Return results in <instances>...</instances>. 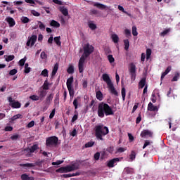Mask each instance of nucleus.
<instances>
[{
    "label": "nucleus",
    "mask_w": 180,
    "mask_h": 180,
    "mask_svg": "<svg viewBox=\"0 0 180 180\" xmlns=\"http://www.w3.org/2000/svg\"><path fill=\"white\" fill-rule=\"evenodd\" d=\"M97 115L98 117L103 119L105 116H113L115 111L108 103L101 102L98 104Z\"/></svg>",
    "instance_id": "f257e3e1"
},
{
    "label": "nucleus",
    "mask_w": 180,
    "mask_h": 180,
    "mask_svg": "<svg viewBox=\"0 0 180 180\" xmlns=\"http://www.w3.org/2000/svg\"><path fill=\"white\" fill-rule=\"evenodd\" d=\"M95 133L96 139L103 141V136L109 134V128H108V127H104L103 125H97L96 126Z\"/></svg>",
    "instance_id": "f03ea898"
},
{
    "label": "nucleus",
    "mask_w": 180,
    "mask_h": 180,
    "mask_svg": "<svg viewBox=\"0 0 180 180\" xmlns=\"http://www.w3.org/2000/svg\"><path fill=\"white\" fill-rule=\"evenodd\" d=\"M102 78H103V80L105 82H106L110 92L112 95H115V96H117V95H118L117 91H116V89L115 88V86L113 85V83H112V80L110 79V77H109V75H108L106 73L103 74Z\"/></svg>",
    "instance_id": "7ed1b4c3"
},
{
    "label": "nucleus",
    "mask_w": 180,
    "mask_h": 180,
    "mask_svg": "<svg viewBox=\"0 0 180 180\" xmlns=\"http://www.w3.org/2000/svg\"><path fill=\"white\" fill-rule=\"evenodd\" d=\"M58 144V137L56 136H49L46 138V147H56Z\"/></svg>",
    "instance_id": "20e7f679"
},
{
    "label": "nucleus",
    "mask_w": 180,
    "mask_h": 180,
    "mask_svg": "<svg viewBox=\"0 0 180 180\" xmlns=\"http://www.w3.org/2000/svg\"><path fill=\"white\" fill-rule=\"evenodd\" d=\"M74 82V77L71 76L67 79L66 85L67 88L69 91V95L70 98H74V95L75 94V91H74V89L72 88V83Z\"/></svg>",
    "instance_id": "39448f33"
},
{
    "label": "nucleus",
    "mask_w": 180,
    "mask_h": 180,
    "mask_svg": "<svg viewBox=\"0 0 180 180\" xmlns=\"http://www.w3.org/2000/svg\"><path fill=\"white\" fill-rule=\"evenodd\" d=\"M94 50H95L94 46L89 44V43L85 44L83 47V55L84 57L88 58L92 53H94Z\"/></svg>",
    "instance_id": "423d86ee"
},
{
    "label": "nucleus",
    "mask_w": 180,
    "mask_h": 180,
    "mask_svg": "<svg viewBox=\"0 0 180 180\" xmlns=\"http://www.w3.org/2000/svg\"><path fill=\"white\" fill-rule=\"evenodd\" d=\"M37 41V35H32V37H29L26 43V46L27 47H33L34 44Z\"/></svg>",
    "instance_id": "0eeeda50"
},
{
    "label": "nucleus",
    "mask_w": 180,
    "mask_h": 180,
    "mask_svg": "<svg viewBox=\"0 0 180 180\" xmlns=\"http://www.w3.org/2000/svg\"><path fill=\"white\" fill-rule=\"evenodd\" d=\"M8 101L10 103L9 105L13 108V109H19L20 106H22V104L19 103V101H15L12 98V97H8Z\"/></svg>",
    "instance_id": "6e6552de"
},
{
    "label": "nucleus",
    "mask_w": 180,
    "mask_h": 180,
    "mask_svg": "<svg viewBox=\"0 0 180 180\" xmlns=\"http://www.w3.org/2000/svg\"><path fill=\"white\" fill-rule=\"evenodd\" d=\"M129 73L131 79H136V65L134 63H131L129 65Z\"/></svg>",
    "instance_id": "1a4fd4ad"
},
{
    "label": "nucleus",
    "mask_w": 180,
    "mask_h": 180,
    "mask_svg": "<svg viewBox=\"0 0 180 180\" xmlns=\"http://www.w3.org/2000/svg\"><path fill=\"white\" fill-rule=\"evenodd\" d=\"M141 137L143 139L146 137H153V131L148 129H144L141 132Z\"/></svg>",
    "instance_id": "9d476101"
},
{
    "label": "nucleus",
    "mask_w": 180,
    "mask_h": 180,
    "mask_svg": "<svg viewBox=\"0 0 180 180\" xmlns=\"http://www.w3.org/2000/svg\"><path fill=\"white\" fill-rule=\"evenodd\" d=\"M6 22L8 23L9 27H13V26L16 25V22L15 21V19H13L12 17H6Z\"/></svg>",
    "instance_id": "9b49d317"
},
{
    "label": "nucleus",
    "mask_w": 180,
    "mask_h": 180,
    "mask_svg": "<svg viewBox=\"0 0 180 180\" xmlns=\"http://www.w3.org/2000/svg\"><path fill=\"white\" fill-rule=\"evenodd\" d=\"M148 110L149 112H158V108L153 104V103L150 102L148 105Z\"/></svg>",
    "instance_id": "f8f14e48"
},
{
    "label": "nucleus",
    "mask_w": 180,
    "mask_h": 180,
    "mask_svg": "<svg viewBox=\"0 0 180 180\" xmlns=\"http://www.w3.org/2000/svg\"><path fill=\"white\" fill-rule=\"evenodd\" d=\"M120 161V160L119 159V158H114L111 160H110L108 162V167H109V168H113V167H115V162H119Z\"/></svg>",
    "instance_id": "ddd939ff"
},
{
    "label": "nucleus",
    "mask_w": 180,
    "mask_h": 180,
    "mask_svg": "<svg viewBox=\"0 0 180 180\" xmlns=\"http://www.w3.org/2000/svg\"><path fill=\"white\" fill-rule=\"evenodd\" d=\"M171 70H172V67L168 66L167 68L165 71L162 73V75H161V77H160L161 81H162V79H164V78H165V76L167 75V74H169V72L171 71Z\"/></svg>",
    "instance_id": "4468645a"
},
{
    "label": "nucleus",
    "mask_w": 180,
    "mask_h": 180,
    "mask_svg": "<svg viewBox=\"0 0 180 180\" xmlns=\"http://www.w3.org/2000/svg\"><path fill=\"white\" fill-rule=\"evenodd\" d=\"M93 6H96V8H98V9H101V10L106 9V8H108L107 6L98 2L94 3Z\"/></svg>",
    "instance_id": "2eb2a0df"
},
{
    "label": "nucleus",
    "mask_w": 180,
    "mask_h": 180,
    "mask_svg": "<svg viewBox=\"0 0 180 180\" xmlns=\"http://www.w3.org/2000/svg\"><path fill=\"white\" fill-rule=\"evenodd\" d=\"M21 179L22 180H34V177L29 176V175H27V174H22L21 175Z\"/></svg>",
    "instance_id": "dca6fc26"
},
{
    "label": "nucleus",
    "mask_w": 180,
    "mask_h": 180,
    "mask_svg": "<svg viewBox=\"0 0 180 180\" xmlns=\"http://www.w3.org/2000/svg\"><path fill=\"white\" fill-rule=\"evenodd\" d=\"M54 96V94H51L49 96H48L46 98V105H50L51 103V101H53V98Z\"/></svg>",
    "instance_id": "f3484780"
},
{
    "label": "nucleus",
    "mask_w": 180,
    "mask_h": 180,
    "mask_svg": "<svg viewBox=\"0 0 180 180\" xmlns=\"http://www.w3.org/2000/svg\"><path fill=\"white\" fill-rule=\"evenodd\" d=\"M96 98L98 100V101H102L103 99V94H102V91H98L96 93Z\"/></svg>",
    "instance_id": "a211bd4d"
},
{
    "label": "nucleus",
    "mask_w": 180,
    "mask_h": 180,
    "mask_svg": "<svg viewBox=\"0 0 180 180\" xmlns=\"http://www.w3.org/2000/svg\"><path fill=\"white\" fill-rule=\"evenodd\" d=\"M57 71H58V63H56L52 70L51 75L54 77L57 74Z\"/></svg>",
    "instance_id": "6ab92c4d"
},
{
    "label": "nucleus",
    "mask_w": 180,
    "mask_h": 180,
    "mask_svg": "<svg viewBox=\"0 0 180 180\" xmlns=\"http://www.w3.org/2000/svg\"><path fill=\"white\" fill-rule=\"evenodd\" d=\"M60 12H61L64 16H68V9L65 8V7H60Z\"/></svg>",
    "instance_id": "aec40b11"
},
{
    "label": "nucleus",
    "mask_w": 180,
    "mask_h": 180,
    "mask_svg": "<svg viewBox=\"0 0 180 180\" xmlns=\"http://www.w3.org/2000/svg\"><path fill=\"white\" fill-rule=\"evenodd\" d=\"M20 167H27V168H33V167H36V164L34 163H25V164H20Z\"/></svg>",
    "instance_id": "412c9836"
},
{
    "label": "nucleus",
    "mask_w": 180,
    "mask_h": 180,
    "mask_svg": "<svg viewBox=\"0 0 180 180\" xmlns=\"http://www.w3.org/2000/svg\"><path fill=\"white\" fill-rule=\"evenodd\" d=\"M70 167L71 172L79 169V165H78L77 163L72 164V165H70Z\"/></svg>",
    "instance_id": "4be33fe9"
},
{
    "label": "nucleus",
    "mask_w": 180,
    "mask_h": 180,
    "mask_svg": "<svg viewBox=\"0 0 180 180\" xmlns=\"http://www.w3.org/2000/svg\"><path fill=\"white\" fill-rule=\"evenodd\" d=\"M124 50H126V51H128L129 48L130 47V41H129V39H124Z\"/></svg>",
    "instance_id": "5701e85b"
},
{
    "label": "nucleus",
    "mask_w": 180,
    "mask_h": 180,
    "mask_svg": "<svg viewBox=\"0 0 180 180\" xmlns=\"http://www.w3.org/2000/svg\"><path fill=\"white\" fill-rule=\"evenodd\" d=\"M46 91H44V90H42V91H39V99H40V101H43V98H44V97H46Z\"/></svg>",
    "instance_id": "b1692460"
},
{
    "label": "nucleus",
    "mask_w": 180,
    "mask_h": 180,
    "mask_svg": "<svg viewBox=\"0 0 180 180\" xmlns=\"http://www.w3.org/2000/svg\"><path fill=\"white\" fill-rule=\"evenodd\" d=\"M119 11H121V12H123V13H125V15H127V16H129V18H131V14L129 13V12L124 11V8L123 6L119 5L118 6Z\"/></svg>",
    "instance_id": "393cba45"
},
{
    "label": "nucleus",
    "mask_w": 180,
    "mask_h": 180,
    "mask_svg": "<svg viewBox=\"0 0 180 180\" xmlns=\"http://www.w3.org/2000/svg\"><path fill=\"white\" fill-rule=\"evenodd\" d=\"M22 117H23V115H22L21 114H17L14 116H13L11 118V122H15V120H17V119H22Z\"/></svg>",
    "instance_id": "a878e982"
},
{
    "label": "nucleus",
    "mask_w": 180,
    "mask_h": 180,
    "mask_svg": "<svg viewBox=\"0 0 180 180\" xmlns=\"http://www.w3.org/2000/svg\"><path fill=\"white\" fill-rule=\"evenodd\" d=\"M50 25L52 26L53 27H60V24L58 22L52 20L50 22Z\"/></svg>",
    "instance_id": "bb28decb"
},
{
    "label": "nucleus",
    "mask_w": 180,
    "mask_h": 180,
    "mask_svg": "<svg viewBox=\"0 0 180 180\" xmlns=\"http://www.w3.org/2000/svg\"><path fill=\"white\" fill-rule=\"evenodd\" d=\"M139 85L141 89H143V86H146V77H143L140 80Z\"/></svg>",
    "instance_id": "cd10ccee"
},
{
    "label": "nucleus",
    "mask_w": 180,
    "mask_h": 180,
    "mask_svg": "<svg viewBox=\"0 0 180 180\" xmlns=\"http://www.w3.org/2000/svg\"><path fill=\"white\" fill-rule=\"evenodd\" d=\"M112 40L114 43H119V36L116 34H113L111 36Z\"/></svg>",
    "instance_id": "c85d7f7f"
},
{
    "label": "nucleus",
    "mask_w": 180,
    "mask_h": 180,
    "mask_svg": "<svg viewBox=\"0 0 180 180\" xmlns=\"http://www.w3.org/2000/svg\"><path fill=\"white\" fill-rule=\"evenodd\" d=\"M60 39H61V37H56L53 38V41L57 44V46H61V41H60Z\"/></svg>",
    "instance_id": "c756f323"
},
{
    "label": "nucleus",
    "mask_w": 180,
    "mask_h": 180,
    "mask_svg": "<svg viewBox=\"0 0 180 180\" xmlns=\"http://www.w3.org/2000/svg\"><path fill=\"white\" fill-rule=\"evenodd\" d=\"M20 20H21L22 23H23V24L29 23V22H30V19H29V18L25 17V16L21 17Z\"/></svg>",
    "instance_id": "7c9ffc66"
},
{
    "label": "nucleus",
    "mask_w": 180,
    "mask_h": 180,
    "mask_svg": "<svg viewBox=\"0 0 180 180\" xmlns=\"http://www.w3.org/2000/svg\"><path fill=\"white\" fill-rule=\"evenodd\" d=\"M129 160L131 161H134V160H136V151L132 150L131 152V154L129 155Z\"/></svg>",
    "instance_id": "2f4dec72"
},
{
    "label": "nucleus",
    "mask_w": 180,
    "mask_h": 180,
    "mask_svg": "<svg viewBox=\"0 0 180 180\" xmlns=\"http://www.w3.org/2000/svg\"><path fill=\"white\" fill-rule=\"evenodd\" d=\"M169 32H171V29H169V28L165 30L163 32H162L160 34V36H162V37H164L165 36H167V34H168V33H169Z\"/></svg>",
    "instance_id": "473e14b6"
},
{
    "label": "nucleus",
    "mask_w": 180,
    "mask_h": 180,
    "mask_svg": "<svg viewBox=\"0 0 180 180\" xmlns=\"http://www.w3.org/2000/svg\"><path fill=\"white\" fill-rule=\"evenodd\" d=\"M95 144V142L94 141H89L87 142L85 145L84 147L85 148H89V147H94V145Z\"/></svg>",
    "instance_id": "72a5a7b5"
},
{
    "label": "nucleus",
    "mask_w": 180,
    "mask_h": 180,
    "mask_svg": "<svg viewBox=\"0 0 180 180\" xmlns=\"http://www.w3.org/2000/svg\"><path fill=\"white\" fill-rule=\"evenodd\" d=\"M86 58L85 57V55H82L79 60V65H84V63H85V60Z\"/></svg>",
    "instance_id": "f704fd0d"
},
{
    "label": "nucleus",
    "mask_w": 180,
    "mask_h": 180,
    "mask_svg": "<svg viewBox=\"0 0 180 180\" xmlns=\"http://www.w3.org/2000/svg\"><path fill=\"white\" fill-rule=\"evenodd\" d=\"M100 160H105L106 158V151L103 150L100 153Z\"/></svg>",
    "instance_id": "c9c22d12"
},
{
    "label": "nucleus",
    "mask_w": 180,
    "mask_h": 180,
    "mask_svg": "<svg viewBox=\"0 0 180 180\" xmlns=\"http://www.w3.org/2000/svg\"><path fill=\"white\" fill-rule=\"evenodd\" d=\"M121 94H122V100L125 101V99H126V89L124 87H123L122 89Z\"/></svg>",
    "instance_id": "e433bc0d"
},
{
    "label": "nucleus",
    "mask_w": 180,
    "mask_h": 180,
    "mask_svg": "<svg viewBox=\"0 0 180 180\" xmlns=\"http://www.w3.org/2000/svg\"><path fill=\"white\" fill-rule=\"evenodd\" d=\"M38 26L41 30H46V25H44L41 21H38Z\"/></svg>",
    "instance_id": "4c0bfd02"
},
{
    "label": "nucleus",
    "mask_w": 180,
    "mask_h": 180,
    "mask_svg": "<svg viewBox=\"0 0 180 180\" xmlns=\"http://www.w3.org/2000/svg\"><path fill=\"white\" fill-rule=\"evenodd\" d=\"M31 148L32 153H34L36 150H39V145L34 144L32 146H31V148Z\"/></svg>",
    "instance_id": "58836bf2"
},
{
    "label": "nucleus",
    "mask_w": 180,
    "mask_h": 180,
    "mask_svg": "<svg viewBox=\"0 0 180 180\" xmlns=\"http://www.w3.org/2000/svg\"><path fill=\"white\" fill-rule=\"evenodd\" d=\"M78 99H79V97L75 98L73 101V105L75 106V109H78Z\"/></svg>",
    "instance_id": "ea45409f"
},
{
    "label": "nucleus",
    "mask_w": 180,
    "mask_h": 180,
    "mask_svg": "<svg viewBox=\"0 0 180 180\" xmlns=\"http://www.w3.org/2000/svg\"><path fill=\"white\" fill-rule=\"evenodd\" d=\"M124 171L125 174H133V169L130 167H126Z\"/></svg>",
    "instance_id": "a19ab883"
},
{
    "label": "nucleus",
    "mask_w": 180,
    "mask_h": 180,
    "mask_svg": "<svg viewBox=\"0 0 180 180\" xmlns=\"http://www.w3.org/2000/svg\"><path fill=\"white\" fill-rule=\"evenodd\" d=\"M68 74H74V66L70 65L67 70Z\"/></svg>",
    "instance_id": "79ce46f5"
},
{
    "label": "nucleus",
    "mask_w": 180,
    "mask_h": 180,
    "mask_svg": "<svg viewBox=\"0 0 180 180\" xmlns=\"http://www.w3.org/2000/svg\"><path fill=\"white\" fill-rule=\"evenodd\" d=\"M14 59H15V56L10 55V56H6V61H7V62L12 61Z\"/></svg>",
    "instance_id": "37998d69"
},
{
    "label": "nucleus",
    "mask_w": 180,
    "mask_h": 180,
    "mask_svg": "<svg viewBox=\"0 0 180 180\" xmlns=\"http://www.w3.org/2000/svg\"><path fill=\"white\" fill-rule=\"evenodd\" d=\"M108 59L110 64H112V63H115V58H113V55H108Z\"/></svg>",
    "instance_id": "c03bdc74"
},
{
    "label": "nucleus",
    "mask_w": 180,
    "mask_h": 180,
    "mask_svg": "<svg viewBox=\"0 0 180 180\" xmlns=\"http://www.w3.org/2000/svg\"><path fill=\"white\" fill-rule=\"evenodd\" d=\"M132 34L133 36H137L139 34V32H137V27H132Z\"/></svg>",
    "instance_id": "a18cd8bd"
},
{
    "label": "nucleus",
    "mask_w": 180,
    "mask_h": 180,
    "mask_svg": "<svg viewBox=\"0 0 180 180\" xmlns=\"http://www.w3.org/2000/svg\"><path fill=\"white\" fill-rule=\"evenodd\" d=\"M94 158L96 161H98L99 158H101V153L96 152L94 155Z\"/></svg>",
    "instance_id": "49530a36"
},
{
    "label": "nucleus",
    "mask_w": 180,
    "mask_h": 180,
    "mask_svg": "<svg viewBox=\"0 0 180 180\" xmlns=\"http://www.w3.org/2000/svg\"><path fill=\"white\" fill-rule=\"evenodd\" d=\"M49 82H47V80H46L43 84V89H44V91H47L49 90Z\"/></svg>",
    "instance_id": "de8ad7c7"
},
{
    "label": "nucleus",
    "mask_w": 180,
    "mask_h": 180,
    "mask_svg": "<svg viewBox=\"0 0 180 180\" xmlns=\"http://www.w3.org/2000/svg\"><path fill=\"white\" fill-rule=\"evenodd\" d=\"M151 49H146V60H148L150 57H151Z\"/></svg>",
    "instance_id": "09e8293b"
},
{
    "label": "nucleus",
    "mask_w": 180,
    "mask_h": 180,
    "mask_svg": "<svg viewBox=\"0 0 180 180\" xmlns=\"http://www.w3.org/2000/svg\"><path fill=\"white\" fill-rule=\"evenodd\" d=\"M30 99L32 101H39L40 99V97L39 96L32 95L30 96Z\"/></svg>",
    "instance_id": "8fccbe9b"
},
{
    "label": "nucleus",
    "mask_w": 180,
    "mask_h": 180,
    "mask_svg": "<svg viewBox=\"0 0 180 180\" xmlns=\"http://www.w3.org/2000/svg\"><path fill=\"white\" fill-rule=\"evenodd\" d=\"M41 75L43 77H49V70H47V69H44L42 70Z\"/></svg>",
    "instance_id": "3c124183"
},
{
    "label": "nucleus",
    "mask_w": 180,
    "mask_h": 180,
    "mask_svg": "<svg viewBox=\"0 0 180 180\" xmlns=\"http://www.w3.org/2000/svg\"><path fill=\"white\" fill-rule=\"evenodd\" d=\"M56 172H58L59 174H64V172H65L64 167H61L59 169H56Z\"/></svg>",
    "instance_id": "603ef678"
},
{
    "label": "nucleus",
    "mask_w": 180,
    "mask_h": 180,
    "mask_svg": "<svg viewBox=\"0 0 180 180\" xmlns=\"http://www.w3.org/2000/svg\"><path fill=\"white\" fill-rule=\"evenodd\" d=\"M25 63H26V57L20 60L19 65H20V67H23V65H25Z\"/></svg>",
    "instance_id": "864d4df0"
},
{
    "label": "nucleus",
    "mask_w": 180,
    "mask_h": 180,
    "mask_svg": "<svg viewBox=\"0 0 180 180\" xmlns=\"http://www.w3.org/2000/svg\"><path fill=\"white\" fill-rule=\"evenodd\" d=\"M24 151H25L27 154V155L30 156L32 155V153H33V152H32V149L30 148H26Z\"/></svg>",
    "instance_id": "5fc2aeb1"
},
{
    "label": "nucleus",
    "mask_w": 180,
    "mask_h": 180,
    "mask_svg": "<svg viewBox=\"0 0 180 180\" xmlns=\"http://www.w3.org/2000/svg\"><path fill=\"white\" fill-rule=\"evenodd\" d=\"M124 33H125L127 37H130L131 36V32L129 29H126L124 30Z\"/></svg>",
    "instance_id": "6e6d98bb"
},
{
    "label": "nucleus",
    "mask_w": 180,
    "mask_h": 180,
    "mask_svg": "<svg viewBox=\"0 0 180 180\" xmlns=\"http://www.w3.org/2000/svg\"><path fill=\"white\" fill-rule=\"evenodd\" d=\"M64 162V160H57L56 162H53L52 165H60Z\"/></svg>",
    "instance_id": "4d7b16f0"
},
{
    "label": "nucleus",
    "mask_w": 180,
    "mask_h": 180,
    "mask_svg": "<svg viewBox=\"0 0 180 180\" xmlns=\"http://www.w3.org/2000/svg\"><path fill=\"white\" fill-rule=\"evenodd\" d=\"M89 27H90V29L91 30H95V29H96V25L94 24V23H89Z\"/></svg>",
    "instance_id": "13d9d810"
},
{
    "label": "nucleus",
    "mask_w": 180,
    "mask_h": 180,
    "mask_svg": "<svg viewBox=\"0 0 180 180\" xmlns=\"http://www.w3.org/2000/svg\"><path fill=\"white\" fill-rule=\"evenodd\" d=\"M20 136L18 134L13 135L11 136V140L13 141H15V140H18L19 139Z\"/></svg>",
    "instance_id": "bf43d9fd"
},
{
    "label": "nucleus",
    "mask_w": 180,
    "mask_h": 180,
    "mask_svg": "<svg viewBox=\"0 0 180 180\" xmlns=\"http://www.w3.org/2000/svg\"><path fill=\"white\" fill-rule=\"evenodd\" d=\"M140 122H141V113H139L138 117H136V124H139V123H140Z\"/></svg>",
    "instance_id": "052dcab7"
},
{
    "label": "nucleus",
    "mask_w": 180,
    "mask_h": 180,
    "mask_svg": "<svg viewBox=\"0 0 180 180\" xmlns=\"http://www.w3.org/2000/svg\"><path fill=\"white\" fill-rule=\"evenodd\" d=\"M56 115V108L53 109L51 112L50 113L49 115V119H53L54 117V115Z\"/></svg>",
    "instance_id": "680f3d73"
},
{
    "label": "nucleus",
    "mask_w": 180,
    "mask_h": 180,
    "mask_svg": "<svg viewBox=\"0 0 180 180\" xmlns=\"http://www.w3.org/2000/svg\"><path fill=\"white\" fill-rule=\"evenodd\" d=\"M15 74H18V70L13 69L9 72L10 75H15Z\"/></svg>",
    "instance_id": "e2e57ef3"
},
{
    "label": "nucleus",
    "mask_w": 180,
    "mask_h": 180,
    "mask_svg": "<svg viewBox=\"0 0 180 180\" xmlns=\"http://www.w3.org/2000/svg\"><path fill=\"white\" fill-rule=\"evenodd\" d=\"M33 126H34V121H31L30 122L28 123V124L27 125V127L28 129H30L33 127Z\"/></svg>",
    "instance_id": "0e129e2a"
},
{
    "label": "nucleus",
    "mask_w": 180,
    "mask_h": 180,
    "mask_svg": "<svg viewBox=\"0 0 180 180\" xmlns=\"http://www.w3.org/2000/svg\"><path fill=\"white\" fill-rule=\"evenodd\" d=\"M79 73L84 72V65H78Z\"/></svg>",
    "instance_id": "69168bd1"
},
{
    "label": "nucleus",
    "mask_w": 180,
    "mask_h": 180,
    "mask_svg": "<svg viewBox=\"0 0 180 180\" xmlns=\"http://www.w3.org/2000/svg\"><path fill=\"white\" fill-rule=\"evenodd\" d=\"M4 130L5 131H12V130H13V127L11 126H7L5 127Z\"/></svg>",
    "instance_id": "338daca9"
},
{
    "label": "nucleus",
    "mask_w": 180,
    "mask_h": 180,
    "mask_svg": "<svg viewBox=\"0 0 180 180\" xmlns=\"http://www.w3.org/2000/svg\"><path fill=\"white\" fill-rule=\"evenodd\" d=\"M65 172H71V167L70 165L64 167Z\"/></svg>",
    "instance_id": "774afa93"
}]
</instances>
